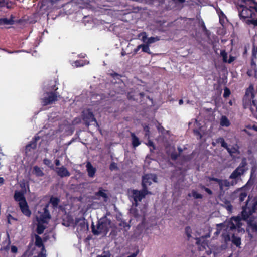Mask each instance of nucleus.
Returning a JSON list of instances; mask_svg holds the SVG:
<instances>
[{
    "label": "nucleus",
    "instance_id": "obj_60",
    "mask_svg": "<svg viewBox=\"0 0 257 257\" xmlns=\"http://www.w3.org/2000/svg\"><path fill=\"white\" fill-rule=\"evenodd\" d=\"M123 224H124V225H123V227H127L128 228L130 227V226L128 225L126 223H123Z\"/></svg>",
    "mask_w": 257,
    "mask_h": 257
},
{
    "label": "nucleus",
    "instance_id": "obj_14",
    "mask_svg": "<svg viewBox=\"0 0 257 257\" xmlns=\"http://www.w3.org/2000/svg\"><path fill=\"white\" fill-rule=\"evenodd\" d=\"M19 205L22 213L27 216H30L31 212L29 210V206L26 201L20 202V203H19Z\"/></svg>",
    "mask_w": 257,
    "mask_h": 257
},
{
    "label": "nucleus",
    "instance_id": "obj_61",
    "mask_svg": "<svg viewBox=\"0 0 257 257\" xmlns=\"http://www.w3.org/2000/svg\"><path fill=\"white\" fill-rule=\"evenodd\" d=\"M183 103V101L182 99L180 100H179V104L180 105H181V104H182Z\"/></svg>",
    "mask_w": 257,
    "mask_h": 257
},
{
    "label": "nucleus",
    "instance_id": "obj_28",
    "mask_svg": "<svg viewBox=\"0 0 257 257\" xmlns=\"http://www.w3.org/2000/svg\"><path fill=\"white\" fill-rule=\"evenodd\" d=\"M88 62L86 61H76L72 63V65L74 67H79V66H82L84 65L88 64Z\"/></svg>",
    "mask_w": 257,
    "mask_h": 257
},
{
    "label": "nucleus",
    "instance_id": "obj_24",
    "mask_svg": "<svg viewBox=\"0 0 257 257\" xmlns=\"http://www.w3.org/2000/svg\"><path fill=\"white\" fill-rule=\"evenodd\" d=\"M96 195L97 196L102 197L105 200L107 199V196L106 193V190L103 189L102 188L99 189V191L97 193Z\"/></svg>",
    "mask_w": 257,
    "mask_h": 257
},
{
    "label": "nucleus",
    "instance_id": "obj_51",
    "mask_svg": "<svg viewBox=\"0 0 257 257\" xmlns=\"http://www.w3.org/2000/svg\"><path fill=\"white\" fill-rule=\"evenodd\" d=\"M141 48H142V45H138L136 48L135 52L137 53Z\"/></svg>",
    "mask_w": 257,
    "mask_h": 257
},
{
    "label": "nucleus",
    "instance_id": "obj_63",
    "mask_svg": "<svg viewBox=\"0 0 257 257\" xmlns=\"http://www.w3.org/2000/svg\"><path fill=\"white\" fill-rule=\"evenodd\" d=\"M0 154L3 155V156H4V154L2 152V149H1V147H0Z\"/></svg>",
    "mask_w": 257,
    "mask_h": 257
},
{
    "label": "nucleus",
    "instance_id": "obj_37",
    "mask_svg": "<svg viewBox=\"0 0 257 257\" xmlns=\"http://www.w3.org/2000/svg\"><path fill=\"white\" fill-rule=\"evenodd\" d=\"M247 193L243 191V192H242L240 194V196H239V200L241 202L243 201L244 199L246 198V197L247 196Z\"/></svg>",
    "mask_w": 257,
    "mask_h": 257
},
{
    "label": "nucleus",
    "instance_id": "obj_44",
    "mask_svg": "<svg viewBox=\"0 0 257 257\" xmlns=\"http://www.w3.org/2000/svg\"><path fill=\"white\" fill-rule=\"evenodd\" d=\"M138 94L137 93H135V95H132L130 93H128L127 95V97L128 99H135V97L137 96Z\"/></svg>",
    "mask_w": 257,
    "mask_h": 257
},
{
    "label": "nucleus",
    "instance_id": "obj_23",
    "mask_svg": "<svg viewBox=\"0 0 257 257\" xmlns=\"http://www.w3.org/2000/svg\"><path fill=\"white\" fill-rule=\"evenodd\" d=\"M232 242L237 246H239L241 244V238L239 236H235L233 234L232 237Z\"/></svg>",
    "mask_w": 257,
    "mask_h": 257
},
{
    "label": "nucleus",
    "instance_id": "obj_33",
    "mask_svg": "<svg viewBox=\"0 0 257 257\" xmlns=\"http://www.w3.org/2000/svg\"><path fill=\"white\" fill-rule=\"evenodd\" d=\"M159 40V39L157 37H151L150 38H148V39H147L146 44L149 45L158 41Z\"/></svg>",
    "mask_w": 257,
    "mask_h": 257
},
{
    "label": "nucleus",
    "instance_id": "obj_18",
    "mask_svg": "<svg viewBox=\"0 0 257 257\" xmlns=\"http://www.w3.org/2000/svg\"><path fill=\"white\" fill-rule=\"evenodd\" d=\"M87 171L88 176L93 177L96 172V169L94 168L90 162H88L86 164Z\"/></svg>",
    "mask_w": 257,
    "mask_h": 257
},
{
    "label": "nucleus",
    "instance_id": "obj_56",
    "mask_svg": "<svg viewBox=\"0 0 257 257\" xmlns=\"http://www.w3.org/2000/svg\"><path fill=\"white\" fill-rule=\"evenodd\" d=\"M173 1H174L175 2L177 3V2H179V3H183L184 2V0H173Z\"/></svg>",
    "mask_w": 257,
    "mask_h": 257
},
{
    "label": "nucleus",
    "instance_id": "obj_30",
    "mask_svg": "<svg viewBox=\"0 0 257 257\" xmlns=\"http://www.w3.org/2000/svg\"><path fill=\"white\" fill-rule=\"evenodd\" d=\"M59 202V200L56 197H51L50 199V203L53 206V207H57Z\"/></svg>",
    "mask_w": 257,
    "mask_h": 257
},
{
    "label": "nucleus",
    "instance_id": "obj_11",
    "mask_svg": "<svg viewBox=\"0 0 257 257\" xmlns=\"http://www.w3.org/2000/svg\"><path fill=\"white\" fill-rule=\"evenodd\" d=\"M92 110L87 109L83 112V120L85 121L86 124L89 125V123L92 121L96 122V120L92 112Z\"/></svg>",
    "mask_w": 257,
    "mask_h": 257
},
{
    "label": "nucleus",
    "instance_id": "obj_20",
    "mask_svg": "<svg viewBox=\"0 0 257 257\" xmlns=\"http://www.w3.org/2000/svg\"><path fill=\"white\" fill-rule=\"evenodd\" d=\"M131 137L132 139V145L134 148L138 146L140 144V141L139 138L136 136L134 133L131 134Z\"/></svg>",
    "mask_w": 257,
    "mask_h": 257
},
{
    "label": "nucleus",
    "instance_id": "obj_58",
    "mask_svg": "<svg viewBox=\"0 0 257 257\" xmlns=\"http://www.w3.org/2000/svg\"><path fill=\"white\" fill-rule=\"evenodd\" d=\"M137 256V253H133L129 256H128L127 257H136Z\"/></svg>",
    "mask_w": 257,
    "mask_h": 257
},
{
    "label": "nucleus",
    "instance_id": "obj_47",
    "mask_svg": "<svg viewBox=\"0 0 257 257\" xmlns=\"http://www.w3.org/2000/svg\"><path fill=\"white\" fill-rule=\"evenodd\" d=\"M116 168V164L114 163H111L110 166V169L111 170L115 169Z\"/></svg>",
    "mask_w": 257,
    "mask_h": 257
},
{
    "label": "nucleus",
    "instance_id": "obj_1",
    "mask_svg": "<svg viewBox=\"0 0 257 257\" xmlns=\"http://www.w3.org/2000/svg\"><path fill=\"white\" fill-rule=\"evenodd\" d=\"M240 221V218L237 216L232 217L230 220H226L223 223L217 224V231L215 234L217 235L222 232L224 241L227 242L230 240V234L232 232L234 233V231L237 230L241 233L245 232L244 229L241 228L242 224Z\"/></svg>",
    "mask_w": 257,
    "mask_h": 257
},
{
    "label": "nucleus",
    "instance_id": "obj_42",
    "mask_svg": "<svg viewBox=\"0 0 257 257\" xmlns=\"http://www.w3.org/2000/svg\"><path fill=\"white\" fill-rule=\"evenodd\" d=\"M6 6L7 8H9L8 4L4 0H0V7H4Z\"/></svg>",
    "mask_w": 257,
    "mask_h": 257
},
{
    "label": "nucleus",
    "instance_id": "obj_4",
    "mask_svg": "<svg viewBox=\"0 0 257 257\" xmlns=\"http://www.w3.org/2000/svg\"><path fill=\"white\" fill-rule=\"evenodd\" d=\"M156 179V176L154 174H146L143 177L142 179L143 190L142 191L136 190L131 191L132 197L134 199V204L136 206H137L138 201H140L145 195L150 193L147 191V187L148 185H150L152 181L156 182L157 181Z\"/></svg>",
    "mask_w": 257,
    "mask_h": 257
},
{
    "label": "nucleus",
    "instance_id": "obj_10",
    "mask_svg": "<svg viewBox=\"0 0 257 257\" xmlns=\"http://www.w3.org/2000/svg\"><path fill=\"white\" fill-rule=\"evenodd\" d=\"M58 96L55 93H46V96L42 99V104L47 105L51 104L57 100Z\"/></svg>",
    "mask_w": 257,
    "mask_h": 257
},
{
    "label": "nucleus",
    "instance_id": "obj_5",
    "mask_svg": "<svg viewBox=\"0 0 257 257\" xmlns=\"http://www.w3.org/2000/svg\"><path fill=\"white\" fill-rule=\"evenodd\" d=\"M115 227V225L111 222L110 220L105 217L99 220L96 229H95L94 227L92 228V231L95 235L101 234L105 235L109 228H114Z\"/></svg>",
    "mask_w": 257,
    "mask_h": 257
},
{
    "label": "nucleus",
    "instance_id": "obj_21",
    "mask_svg": "<svg viewBox=\"0 0 257 257\" xmlns=\"http://www.w3.org/2000/svg\"><path fill=\"white\" fill-rule=\"evenodd\" d=\"M33 172L35 175L38 177L43 176L44 175V173L42 169L36 166L34 167Z\"/></svg>",
    "mask_w": 257,
    "mask_h": 257
},
{
    "label": "nucleus",
    "instance_id": "obj_52",
    "mask_svg": "<svg viewBox=\"0 0 257 257\" xmlns=\"http://www.w3.org/2000/svg\"><path fill=\"white\" fill-rule=\"evenodd\" d=\"M201 246L204 248H206V246H208L207 243L206 242H203L201 244Z\"/></svg>",
    "mask_w": 257,
    "mask_h": 257
},
{
    "label": "nucleus",
    "instance_id": "obj_48",
    "mask_svg": "<svg viewBox=\"0 0 257 257\" xmlns=\"http://www.w3.org/2000/svg\"><path fill=\"white\" fill-rule=\"evenodd\" d=\"M5 183V179L3 177H0V187L3 185Z\"/></svg>",
    "mask_w": 257,
    "mask_h": 257
},
{
    "label": "nucleus",
    "instance_id": "obj_9",
    "mask_svg": "<svg viewBox=\"0 0 257 257\" xmlns=\"http://www.w3.org/2000/svg\"><path fill=\"white\" fill-rule=\"evenodd\" d=\"M189 126L190 128H193L194 133L199 136V139L201 138L202 134L205 133V130L203 128V127L201 126V124L196 119L192 120L189 123Z\"/></svg>",
    "mask_w": 257,
    "mask_h": 257
},
{
    "label": "nucleus",
    "instance_id": "obj_45",
    "mask_svg": "<svg viewBox=\"0 0 257 257\" xmlns=\"http://www.w3.org/2000/svg\"><path fill=\"white\" fill-rule=\"evenodd\" d=\"M185 230H186V232L187 234V236L188 237H190L191 236V234L190 233V230H191V229L190 227H187L185 229Z\"/></svg>",
    "mask_w": 257,
    "mask_h": 257
},
{
    "label": "nucleus",
    "instance_id": "obj_57",
    "mask_svg": "<svg viewBox=\"0 0 257 257\" xmlns=\"http://www.w3.org/2000/svg\"><path fill=\"white\" fill-rule=\"evenodd\" d=\"M55 164L57 166H59L60 165V161L58 160H56Z\"/></svg>",
    "mask_w": 257,
    "mask_h": 257
},
{
    "label": "nucleus",
    "instance_id": "obj_35",
    "mask_svg": "<svg viewBox=\"0 0 257 257\" xmlns=\"http://www.w3.org/2000/svg\"><path fill=\"white\" fill-rule=\"evenodd\" d=\"M142 51L144 52H146L148 54H151V52H150V48L149 47V44H146V45L142 44Z\"/></svg>",
    "mask_w": 257,
    "mask_h": 257
},
{
    "label": "nucleus",
    "instance_id": "obj_7",
    "mask_svg": "<svg viewBox=\"0 0 257 257\" xmlns=\"http://www.w3.org/2000/svg\"><path fill=\"white\" fill-rule=\"evenodd\" d=\"M253 87L252 86H250L248 89L246 90L245 96L243 99L244 107L247 108L248 106H250V109L251 111H254V109L252 108V106L255 107V109H257L256 103L254 100V94L253 93Z\"/></svg>",
    "mask_w": 257,
    "mask_h": 257
},
{
    "label": "nucleus",
    "instance_id": "obj_22",
    "mask_svg": "<svg viewBox=\"0 0 257 257\" xmlns=\"http://www.w3.org/2000/svg\"><path fill=\"white\" fill-rule=\"evenodd\" d=\"M226 149L227 150L228 152L230 154V155L233 157H234L235 154H239L238 149L237 147H232L231 148L227 147Z\"/></svg>",
    "mask_w": 257,
    "mask_h": 257
},
{
    "label": "nucleus",
    "instance_id": "obj_31",
    "mask_svg": "<svg viewBox=\"0 0 257 257\" xmlns=\"http://www.w3.org/2000/svg\"><path fill=\"white\" fill-rule=\"evenodd\" d=\"M139 37L140 38L141 40L144 43H147V41L148 38H147V35L146 32H143L140 33L139 35Z\"/></svg>",
    "mask_w": 257,
    "mask_h": 257
},
{
    "label": "nucleus",
    "instance_id": "obj_13",
    "mask_svg": "<svg viewBox=\"0 0 257 257\" xmlns=\"http://www.w3.org/2000/svg\"><path fill=\"white\" fill-rule=\"evenodd\" d=\"M212 180L216 181L218 182L220 188L221 190H223L225 187H228L230 185H234L236 183V181H232L231 183H230L227 180H219L216 178H212Z\"/></svg>",
    "mask_w": 257,
    "mask_h": 257
},
{
    "label": "nucleus",
    "instance_id": "obj_6",
    "mask_svg": "<svg viewBox=\"0 0 257 257\" xmlns=\"http://www.w3.org/2000/svg\"><path fill=\"white\" fill-rule=\"evenodd\" d=\"M47 208V206L43 208V213H40L38 211V214L36 215L37 221V232L39 234L43 232L50 218V216Z\"/></svg>",
    "mask_w": 257,
    "mask_h": 257
},
{
    "label": "nucleus",
    "instance_id": "obj_25",
    "mask_svg": "<svg viewBox=\"0 0 257 257\" xmlns=\"http://www.w3.org/2000/svg\"><path fill=\"white\" fill-rule=\"evenodd\" d=\"M36 147V145L34 143L26 146L25 150L26 153L27 154V155H29L30 154V152H31V150H34Z\"/></svg>",
    "mask_w": 257,
    "mask_h": 257
},
{
    "label": "nucleus",
    "instance_id": "obj_19",
    "mask_svg": "<svg viewBox=\"0 0 257 257\" xmlns=\"http://www.w3.org/2000/svg\"><path fill=\"white\" fill-rule=\"evenodd\" d=\"M220 124L222 126L228 127L230 125V122L225 116H222L220 119Z\"/></svg>",
    "mask_w": 257,
    "mask_h": 257
},
{
    "label": "nucleus",
    "instance_id": "obj_34",
    "mask_svg": "<svg viewBox=\"0 0 257 257\" xmlns=\"http://www.w3.org/2000/svg\"><path fill=\"white\" fill-rule=\"evenodd\" d=\"M188 195L190 197L192 196L195 199L202 198V195L194 190L192 191L191 194H189Z\"/></svg>",
    "mask_w": 257,
    "mask_h": 257
},
{
    "label": "nucleus",
    "instance_id": "obj_38",
    "mask_svg": "<svg viewBox=\"0 0 257 257\" xmlns=\"http://www.w3.org/2000/svg\"><path fill=\"white\" fill-rule=\"evenodd\" d=\"M97 257H110V253L109 251H103L101 255H98Z\"/></svg>",
    "mask_w": 257,
    "mask_h": 257
},
{
    "label": "nucleus",
    "instance_id": "obj_2",
    "mask_svg": "<svg viewBox=\"0 0 257 257\" xmlns=\"http://www.w3.org/2000/svg\"><path fill=\"white\" fill-rule=\"evenodd\" d=\"M237 5L240 18H250L246 23L257 26V4L252 0H239Z\"/></svg>",
    "mask_w": 257,
    "mask_h": 257
},
{
    "label": "nucleus",
    "instance_id": "obj_27",
    "mask_svg": "<svg viewBox=\"0 0 257 257\" xmlns=\"http://www.w3.org/2000/svg\"><path fill=\"white\" fill-rule=\"evenodd\" d=\"M20 187L21 188L22 191L24 192V193H26L27 190L28 189L29 191V185L26 183L24 181H23L20 183Z\"/></svg>",
    "mask_w": 257,
    "mask_h": 257
},
{
    "label": "nucleus",
    "instance_id": "obj_17",
    "mask_svg": "<svg viewBox=\"0 0 257 257\" xmlns=\"http://www.w3.org/2000/svg\"><path fill=\"white\" fill-rule=\"evenodd\" d=\"M220 55L222 57L223 62H228L229 63H231L235 60V58L232 56H230L229 59H227V54L225 50H222L221 51Z\"/></svg>",
    "mask_w": 257,
    "mask_h": 257
},
{
    "label": "nucleus",
    "instance_id": "obj_43",
    "mask_svg": "<svg viewBox=\"0 0 257 257\" xmlns=\"http://www.w3.org/2000/svg\"><path fill=\"white\" fill-rule=\"evenodd\" d=\"M43 162H44V163L45 165H47V166H49L50 167H52V166H50V165H51V161L49 159H45L44 160Z\"/></svg>",
    "mask_w": 257,
    "mask_h": 257
},
{
    "label": "nucleus",
    "instance_id": "obj_12",
    "mask_svg": "<svg viewBox=\"0 0 257 257\" xmlns=\"http://www.w3.org/2000/svg\"><path fill=\"white\" fill-rule=\"evenodd\" d=\"M74 226L77 230L80 229V230H85L88 228V225L86 224L85 220L83 218L76 219Z\"/></svg>",
    "mask_w": 257,
    "mask_h": 257
},
{
    "label": "nucleus",
    "instance_id": "obj_26",
    "mask_svg": "<svg viewBox=\"0 0 257 257\" xmlns=\"http://www.w3.org/2000/svg\"><path fill=\"white\" fill-rule=\"evenodd\" d=\"M35 245L39 247H44L41 238L38 235L35 236Z\"/></svg>",
    "mask_w": 257,
    "mask_h": 257
},
{
    "label": "nucleus",
    "instance_id": "obj_54",
    "mask_svg": "<svg viewBox=\"0 0 257 257\" xmlns=\"http://www.w3.org/2000/svg\"><path fill=\"white\" fill-rule=\"evenodd\" d=\"M201 239H204V237H201V238L197 239V243L199 244H200V241Z\"/></svg>",
    "mask_w": 257,
    "mask_h": 257
},
{
    "label": "nucleus",
    "instance_id": "obj_59",
    "mask_svg": "<svg viewBox=\"0 0 257 257\" xmlns=\"http://www.w3.org/2000/svg\"><path fill=\"white\" fill-rule=\"evenodd\" d=\"M80 121V119H76L74 120V123H78Z\"/></svg>",
    "mask_w": 257,
    "mask_h": 257
},
{
    "label": "nucleus",
    "instance_id": "obj_55",
    "mask_svg": "<svg viewBox=\"0 0 257 257\" xmlns=\"http://www.w3.org/2000/svg\"><path fill=\"white\" fill-rule=\"evenodd\" d=\"M226 208H227V210H228V211H231V209H232V207H231V206H230V205H228V206L226 207Z\"/></svg>",
    "mask_w": 257,
    "mask_h": 257
},
{
    "label": "nucleus",
    "instance_id": "obj_3",
    "mask_svg": "<svg viewBox=\"0 0 257 257\" xmlns=\"http://www.w3.org/2000/svg\"><path fill=\"white\" fill-rule=\"evenodd\" d=\"M257 211V197L251 199L248 197V199L246 204V206L243 208L242 211V217L247 220L248 227L247 231L248 233L254 232L257 231V218L252 219L251 215L254 212Z\"/></svg>",
    "mask_w": 257,
    "mask_h": 257
},
{
    "label": "nucleus",
    "instance_id": "obj_36",
    "mask_svg": "<svg viewBox=\"0 0 257 257\" xmlns=\"http://www.w3.org/2000/svg\"><path fill=\"white\" fill-rule=\"evenodd\" d=\"M218 15L219 17L220 22L221 24L222 25H223V24L224 23V20L226 18L225 16L222 12L218 13Z\"/></svg>",
    "mask_w": 257,
    "mask_h": 257
},
{
    "label": "nucleus",
    "instance_id": "obj_46",
    "mask_svg": "<svg viewBox=\"0 0 257 257\" xmlns=\"http://www.w3.org/2000/svg\"><path fill=\"white\" fill-rule=\"evenodd\" d=\"M144 130L146 132L145 135L148 136L149 135V127H148V126H146L145 127H144Z\"/></svg>",
    "mask_w": 257,
    "mask_h": 257
},
{
    "label": "nucleus",
    "instance_id": "obj_15",
    "mask_svg": "<svg viewBox=\"0 0 257 257\" xmlns=\"http://www.w3.org/2000/svg\"><path fill=\"white\" fill-rule=\"evenodd\" d=\"M26 193L22 191H15L14 198L15 201L19 202V203L20 202L26 201V199L25 198V194Z\"/></svg>",
    "mask_w": 257,
    "mask_h": 257
},
{
    "label": "nucleus",
    "instance_id": "obj_32",
    "mask_svg": "<svg viewBox=\"0 0 257 257\" xmlns=\"http://www.w3.org/2000/svg\"><path fill=\"white\" fill-rule=\"evenodd\" d=\"M13 21L10 19H8L7 18H2L0 19V25L2 24H11L12 23Z\"/></svg>",
    "mask_w": 257,
    "mask_h": 257
},
{
    "label": "nucleus",
    "instance_id": "obj_41",
    "mask_svg": "<svg viewBox=\"0 0 257 257\" xmlns=\"http://www.w3.org/2000/svg\"><path fill=\"white\" fill-rule=\"evenodd\" d=\"M11 252L13 253H16L18 251V248L16 246L12 245L10 248Z\"/></svg>",
    "mask_w": 257,
    "mask_h": 257
},
{
    "label": "nucleus",
    "instance_id": "obj_64",
    "mask_svg": "<svg viewBox=\"0 0 257 257\" xmlns=\"http://www.w3.org/2000/svg\"><path fill=\"white\" fill-rule=\"evenodd\" d=\"M172 158L175 159L176 158V157L173 155H172Z\"/></svg>",
    "mask_w": 257,
    "mask_h": 257
},
{
    "label": "nucleus",
    "instance_id": "obj_29",
    "mask_svg": "<svg viewBox=\"0 0 257 257\" xmlns=\"http://www.w3.org/2000/svg\"><path fill=\"white\" fill-rule=\"evenodd\" d=\"M216 143H220L222 147L227 148L228 146L227 143L225 142L224 139L222 137H219L218 139H216Z\"/></svg>",
    "mask_w": 257,
    "mask_h": 257
},
{
    "label": "nucleus",
    "instance_id": "obj_16",
    "mask_svg": "<svg viewBox=\"0 0 257 257\" xmlns=\"http://www.w3.org/2000/svg\"><path fill=\"white\" fill-rule=\"evenodd\" d=\"M56 172L58 175L61 177L69 176L70 175L69 171L64 167L56 168Z\"/></svg>",
    "mask_w": 257,
    "mask_h": 257
},
{
    "label": "nucleus",
    "instance_id": "obj_40",
    "mask_svg": "<svg viewBox=\"0 0 257 257\" xmlns=\"http://www.w3.org/2000/svg\"><path fill=\"white\" fill-rule=\"evenodd\" d=\"M230 94V91L229 89L225 88L224 90L223 96L225 98L228 97Z\"/></svg>",
    "mask_w": 257,
    "mask_h": 257
},
{
    "label": "nucleus",
    "instance_id": "obj_39",
    "mask_svg": "<svg viewBox=\"0 0 257 257\" xmlns=\"http://www.w3.org/2000/svg\"><path fill=\"white\" fill-rule=\"evenodd\" d=\"M37 257H46V250L44 247L41 248V251L39 253Z\"/></svg>",
    "mask_w": 257,
    "mask_h": 257
},
{
    "label": "nucleus",
    "instance_id": "obj_53",
    "mask_svg": "<svg viewBox=\"0 0 257 257\" xmlns=\"http://www.w3.org/2000/svg\"><path fill=\"white\" fill-rule=\"evenodd\" d=\"M205 190L208 194H211L212 193L211 191L209 189L206 188Z\"/></svg>",
    "mask_w": 257,
    "mask_h": 257
},
{
    "label": "nucleus",
    "instance_id": "obj_49",
    "mask_svg": "<svg viewBox=\"0 0 257 257\" xmlns=\"http://www.w3.org/2000/svg\"><path fill=\"white\" fill-rule=\"evenodd\" d=\"M42 7H45V6H43V4L42 3ZM45 6H46V8H44V9H48L49 8H51L52 7V6L51 7H47V5H45ZM53 7L54 8H58V7H60V6H57L56 4L54 5V6H53Z\"/></svg>",
    "mask_w": 257,
    "mask_h": 257
},
{
    "label": "nucleus",
    "instance_id": "obj_62",
    "mask_svg": "<svg viewBox=\"0 0 257 257\" xmlns=\"http://www.w3.org/2000/svg\"><path fill=\"white\" fill-rule=\"evenodd\" d=\"M216 143H217L216 142H212V144L214 147L216 146Z\"/></svg>",
    "mask_w": 257,
    "mask_h": 257
},
{
    "label": "nucleus",
    "instance_id": "obj_8",
    "mask_svg": "<svg viewBox=\"0 0 257 257\" xmlns=\"http://www.w3.org/2000/svg\"><path fill=\"white\" fill-rule=\"evenodd\" d=\"M246 160L245 158L242 160L239 166L232 173L230 176V178L232 179H236L241 175L247 170L246 168Z\"/></svg>",
    "mask_w": 257,
    "mask_h": 257
},
{
    "label": "nucleus",
    "instance_id": "obj_50",
    "mask_svg": "<svg viewBox=\"0 0 257 257\" xmlns=\"http://www.w3.org/2000/svg\"><path fill=\"white\" fill-rule=\"evenodd\" d=\"M148 146H150V147H153V148L154 149V145H153V143L151 141H149L148 142V144H147Z\"/></svg>",
    "mask_w": 257,
    "mask_h": 257
}]
</instances>
